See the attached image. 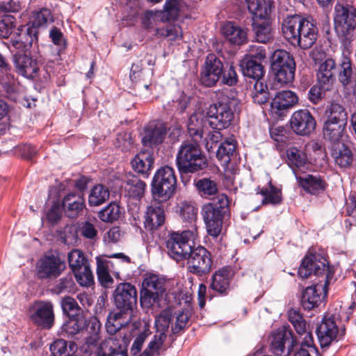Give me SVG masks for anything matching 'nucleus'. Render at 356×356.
Returning <instances> with one entry per match:
<instances>
[{
  "label": "nucleus",
  "mask_w": 356,
  "mask_h": 356,
  "mask_svg": "<svg viewBox=\"0 0 356 356\" xmlns=\"http://www.w3.org/2000/svg\"><path fill=\"white\" fill-rule=\"evenodd\" d=\"M336 71V63L332 58H327L320 65L317 72V79L324 90L330 89L335 80Z\"/></svg>",
  "instance_id": "a878e982"
},
{
  "label": "nucleus",
  "mask_w": 356,
  "mask_h": 356,
  "mask_svg": "<svg viewBox=\"0 0 356 356\" xmlns=\"http://www.w3.org/2000/svg\"><path fill=\"white\" fill-rule=\"evenodd\" d=\"M75 288V283L71 274H68L59 280L58 284L54 287V291L60 293L63 292H71Z\"/></svg>",
  "instance_id": "0e129e2a"
},
{
  "label": "nucleus",
  "mask_w": 356,
  "mask_h": 356,
  "mask_svg": "<svg viewBox=\"0 0 356 356\" xmlns=\"http://www.w3.org/2000/svg\"><path fill=\"white\" fill-rule=\"evenodd\" d=\"M121 208L120 205L111 202L106 207H104L98 213V218L104 222H113L118 220L121 216Z\"/></svg>",
  "instance_id": "37998d69"
},
{
  "label": "nucleus",
  "mask_w": 356,
  "mask_h": 356,
  "mask_svg": "<svg viewBox=\"0 0 356 356\" xmlns=\"http://www.w3.org/2000/svg\"><path fill=\"white\" fill-rule=\"evenodd\" d=\"M24 28L23 26L18 27L8 42H3L11 52L16 50L18 53H27L33 41L37 40V31L34 29L29 27L24 31Z\"/></svg>",
  "instance_id": "f3484780"
},
{
  "label": "nucleus",
  "mask_w": 356,
  "mask_h": 356,
  "mask_svg": "<svg viewBox=\"0 0 356 356\" xmlns=\"http://www.w3.org/2000/svg\"><path fill=\"white\" fill-rule=\"evenodd\" d=\"M296 345L297 341L289 327L282 326L271 334L270 348L276 356H289Z\"/></svg>",
  "instance_id": "ddd939ff"
},
{
  "label": "nucleus",
  "mask_w": 356,
  "mask_h": 356,
  "mask_svg": "<svg viewBox=\"0 0 356 356\" xmlns=\"http://www.w3.org/2000/svg\"><path fill=\"white\" fill-rule=\"evenodd\" d=\"M233 276L234 273L230 267H222L211 276L209 288L219 295L226 296L230 291Z\"/></svg>",
  "instance_id": "b1692460"
},
{
  "label": "nucleus",
  "mask_w": 356,
  "mask_h": 356,
  "mask_svg": "<svg viewBox=\"0 0 356 356\" xmlns=\"http://www.w3.org/2000/svg\"><path fill=\"white\" fill-rule=\"evenodd\" d=\"M65 262L58 253L48 252L38 261L37 274L40 279H55L65 269Z\"/></svg>",
  "instance_id": "2eb2a0df"
},
{
  "label": "nucleus",
  "mask_w": 356,
  "mask_h": 356,
  "mask_svg": "<svg viewBox=\"0 0 356 356\" xmlns=\"http://www.w3.org/2000/svg\"><path fill=\"white\" fill-rule=\"evenodd\" d=\"M61 307L65 314L69 316H74L79 314L81 310L76 300L70 296H65L61 301Z\"/></svg>",
  "instance_id": "bf43d9fd"
},
{
  "label": "nucleus",
  "mask_w": 356,
  "mask_h": 356,
  "mask_svg": "<svg viewBox=\"0 0 356 356\" xmlns=\"http://www.w3.org/2000/svg\"><path fill=\"white\" fill-rule=\"evenodd\" d=\"M176 164L181 174L196 173L208 166L207 157L199 143L189 140L181 144L176 156Z\"/></svg>",
  "instance_id": "20e7f679"
},
{
  "label": "nucleus",
  "mask_w": 356,
  "mask_h": 356,
  "mask_svg": "<svg viewBox=\"0 0 356 356\" xmlns=\"http://www.w3.org/2000/svg\"><path fill=\"white\" fill-rule=\"evenodd\" d=\"M177 178L172 168L165 165L160 168L155 173L152 182V193L155 200L163 202L174 194Z\"/></svg>",
  "instance_id": "423d86ee"
},
{
  "label": "nucleus",
  "mask_w": 356,
  "mask_h": 356,
  "mask_svg": "<svg viewBox=\"0 0 356 356\" xmlns=\"http://www.w3.org/2000/svg\"><path fill=\"white\" fill-rule=\"evenodd\" d=\"M67 259L69 266L73 273L77 270H81L83 266L86 267L90 265L83 252L78 249L70 251L67 254Z\"/></svg>",
  "instance_id": "a18cd8bd"
},
{
  "label": "nucleus",
  "mask_w": 356,
  "mask_h": 356,
  "mask_svg": "<svg viewBox=\"0 0 356 356\" xmlns=\"http://www.w3.org/2000/svg\"><path fill=\"white\" fill-rule=\"evenodd\" d=\"M290 124L292 130L301 136L309 135L316 126L314 117L306 109L295 111L291 118Z\"/></svg>",
  "instance_id": "aec40b11"
},
{
  "label": "nucleus",
  "mask_w": 356,
  "mask_h": 356,
  "mask_svg": "<svg viewBox=\"0 0 356 356\" xmlns=\"http://www.w3.org/2000/svg\"><path fill=\"white\" fill-rule=\"evenodd\" d=\"M165 216L161 206L150 205L147 207L144 220V227L153 232L161 227L165 222Z\"/></svg>",
  "instance_id": "2f4dec72"
},
{
  "label": "nucleus",
  "mask_w": 356,
  "mask_h": 356,
  "mask_svg": "<svg viewBox=\"0 0 356 356\" xmlns=\"http://www.w3.org/2000/svg\"><path fill=\"white\" fill-rule=\"evenodd\" d=\"M152 154L148 150H141L131 161L134 170L147 177L154 164Z\"/></svg>",
  "instance_id": "72a5a7b5"
},
{
  "label": "nucleus",
  "mask_w": 356,
  "mask_h": 356,
  "mask_svg": "<svg viewBox=\"0 0 356 356\" xmlns=\"http://www.w3.org/2000/svg\"><path fill=\"white\" fill-rule=\"evenodd\" d=\"M346 49L343 48V60L341 63V71L339 75V81L344 86H346L351 83L353 77V69L351 60L348 56L349 55Z\"/></svg>",
  "instance_id": "de8ad7c7"
},
{
  "label": "nucleus",
  "mask_w": 356,
  "mask_h": 356,
  "mask_svg": "<svg viewBox=\"0 0 356 356\" xmlns=\"http://www.w3.org/2000/svg\"><path fill=\"white\" fill-rule=\"evenodd\" d=\"M125 189L129 197L140 199L145 194L146 184L136 176L129 175L127 177Z\"/></svg>",
  "instance_id": "58836bf2"
},
{
  "label": "nucleus",
  "mask_w": 356,
  "mask_h": 356,
  "mask_svg": "<svg viewBox=\"0 0 356 356\" xmlns=\"http://www.w3.org/2000/svg\"><path fill=\"white\" fill-rule=\"evenodd\" d=\"M204 128L203 118H199L197 115L195 114L192 115L189 118L188 122V132L192 138L191 140L200 143L205 133Z\"/></svg>",
  "instance_id": "a19ab883"
},
{
  "label": "nucleus",
  "mask_w": 356,
  "mask_h": 356,
  "mask_svg": "<svg viewBox=\"0 0 356 356\" xmlns=\"http://www.w3.org/2000/svg\"><path fill=\"white\" fill-rule=\"evenodd\" d=\"M165 290V281L163 278L154 274L146 276L143 281L140 293L141 307L149 309L159 305Z\"/></svg>",
  "instance_id": "0eeeda50"
},
{
  "label": "nucleus",
  "mask_w": 356,
  "mask_h": 356,
  "mask_svg": "<svg viewBox=\"0 0 356 356\" xmlns=\"http://www.w3.org/2000/svg\"><path fill=\"white\" fill-rule=\"evenodd\" d=\"M97 356H129L127 349L117 337L104 339L99 346Z\"/></svg>",
  "instance_id": "cd10ccee"
},
{
  "label": "nucleus",
  "mask_w": 356,
  "mask_h": 356,
  "mask_svg": "<svg viewBox=\"0 0 356 356\" xmlns=\"http://www.w3.org/2000/svg\"><path fill=\"white\" fill-rule=\"evenodd\" d=\"M186 259L188 270L195 275L202 277L211 270L213 265L211 254L203 246L193 248Z\"/></svg>",
  "instance_id": "f8f14e48"
},
{
  "label": "nucleus",
  "mask_w": 356,
  "mask_h": 356,
  "mask_svg": "<svg viewBox=\"0 0 356 356\" xmlns=\"http://www.w3.org/2000/svg\"><path fill=\"white\" fill-rule=\"evenodd\" d=\"M232 90H225L219 94L218 101L210 105L207 115L209 123L216 129L227 128L232 122L235 113L240 112V101L234 97Z\"/></svg>",
  "instance_id": "f03ea898"
},
{
  "label": "nucleus",
  "mask_w": 356,
  "mask_h": 356,
  "mask_svg": "<svg viewBox=\"0 0 356 356\" xmlns=\"http://www.w3.org/2000/svg\"><path fill=\"white\" fill-rule=\"evenodd\" d=\"M31 321L43 329H51L55 321L54 307L50 300H35L29 308Z\"/></svg>",
  "instance_id": "9b49d317"
},
{
  "label": "nucleus",
  "mask_w": 356,
  "mask_h": 356,
  "mask_svg": "<svg viewBox=\"0 0 356 356\" xmlns=\"http://www.w3.org/2000/svg\"><path fill=\"white\" fill-rule=\"evenodd\" d=\"M195 186L202 196L213 195L218 192L217 184L210 179L203 178L198 180Z\"/></svg>",
  "instance_id": "864d4df0"
},
{
  "label": "nucleus",
  "mask_w": 356,
  "mask_h": 356,
  "mask_svg": "<svg viewBox=\"0 0 356 356\" xmlns=\"http://www.w3.org/2000/svg\"><path fill=\"white\" fill-rule=\"evenodd\" d=\"M15 27V18L13 16H6L0 20V38L3 39L9 38Z\"/></svg>",
  "instance_id": "680f3d73"
},
{
  "label": "nucleus",
  "mask_w": 356,
  "mask_h": 356,
  "mask_svg": "<svg viewBox=\"0 0 356 356\" xmlns=\"http://www.w3.org/2000/svg\"><path fill=\"white\" fill-rule=\"evenodd\" d=\"M334 28L346 51L350 54L356 32V8L338 3L334 6Z\"/></svg>",
  "instance_id": "7ed1b4c3"
},
{
  "label": "nucleus",
  "mask_w": 356,
  "mask_h": 356,
  "mask_svg": "<svg viewBox=\"0 0 356 356\" xmlns=\"http://www.w3.org/2000/svg\"><path fill=\"white\" fill-rule=\"evenodd\" d=\"M85 323L82 320L70 319L61 327V334L64 337L74 336L83 329Z\"/></svg>",
  "instance_id": "4d7b16f0"
},
{
  "label": "nucleus",
  "mask_w": 356,
  "mask_h": 356,
  "mask_svg": "<svg viewBox=\"0 0 356 356\" xmlns=\"http://www.w3.org/2000/svg\"><path fill=\"white\" fill-rule=\"evenodd\" d=\"M110 197V191L103 184H97L90 190L88 195V204L90 207L99 206Z\"/></svg>",
  "instance_id": "ea45409f"
},
{
  "label": "nucleus",
  "mask_w": 356,
  "mask_h": 356,
  "mask_svg": "<svg viewBox=\"0 0 356 356\" xmlns=\"http://www.w3.org/2000/svg\"><path fill=\"white\" fill-rule=\"evenodd\" d=\"M269 92L267 86L261 81H256L252 92V99L254 103L259 105L264 104L269 99Z\"/></svg>",
  "instance_id": "5fc2aeb1"
},
{
  "label": "nucleus",
  "mask_w": 356,
  "mask_h": 356,
  "mask_svg": "<svg viewBox=\"0 0 356 356\" xmlns=\"http://www.w3.org/2000/svg\"><path fill=\"white\" fill-rule=\"evenodd\" d=\"M271 69L277 83L283 85L292 82L296 71L293 56L284 49L275 50L271 58Z\"/></svg>",
  "instance_id": "6e6552de"
},
{
  "label": "nucleus",
  "mask_w": 356,
  "mask_h": 356,
  "mask_svg": "<svg viewBox=\"0 0 356 356\" xmlns=\"http://www.w3.org/2000/svg\"><path fill=\"white\" fill-rule=\"evenodd\" d=\"M60 204L65 216L70 219H76L82 215L86 208L83 195L74 191L65 195Z\"/></svg>",
  "instance_id": "412c9836"
},
{
  "label": "nucleus",
  "mask_w": 356,
  "mask_h": 356,
  "mask_svg": "<svg viewBox=\"0 0 356 356\" xmlns=\"http://www.w3.org/2000/svg\"><path fill=\"white\" fill-rule=\"evenodd\" d=\"M296 179L301 187L312 195H317L323 192L326 188L325 180L318 175L296 176Z\"/></svg>",
  "instance_id": "473e14b6"
},
{
  "label": "nucleus",
  "mask_w": 356,
  "mask_h": 356,
  "mask_svg": "<svg viewBox=\"0 0 356 356\" xmlns=\"http://www.w3.org/2000/svg\"><path fill=\"white\" fill-rule=\"evenodd\" d=\"M316 275H325V284L333 277V268L328 265L325 257L321 254H312L307 255L302 261L298 269V275L302 278H307L312 274Z\"/></svg>",
  "instance_id": "9d476101"
},
{
  "label": "nucleus",
  "mask_w": 356,
  "mask_h": 356,
  "mask_svg": "<svg viewBox=\"0 0 356 356\" xmlns=\"http://www.w3.org/2000/svg\"><path fill=\"white\" fill-rule=\"evenodd\" d=\"M14 63L19 74L29 79H33L39 70L37 60L27 53L16 54L14 56Z\"/></svg>",
  "instance_id": "393cba45"
},
{
  "label": "nucleus",
  "mask_w": 356,
  "mask_h": 356,
  "mask_svg": "<svg viewBox=\"0 0 356 356\" xmlns=\"http://www.w3.org/2000/svg\"><path fill=\"white\" fill-rule=\"evenodd\" d=\"M180 10L179 0H166L163 9V17L167 21L175 19Z\"/></svg>",
  "instance_id": "13d9d810"
},
{
  "label": "nucleus",
  "mask_w": 356,
  "mask_h": 356,
  "mask_svg": "<svg viewBox=\"0 0 356 356\" xmlns=\"http://www.w3.org/2000/svg\"><path fill=\"white\" fill-rule=\"evenodd\" d=\"M346 124L325 121L323 127V138L332 145L342 143L346 136Z\"/></svg>",
  "instance_id": "c85d7f7f"
},
{
  "label": "nucleus",
  "mask_w": 356,
  "mask_h": 356,
  "mask_svg": "<svg viewBox=\"0 0 356 356\" xmlns=\"http://www.w3.org/2000/svg\"><path fill=\"white\" fill-rule=\"evenodd\" d=\"M49 38L52 42L59 47L60 49H64L66 47V40L64 38L63 33L59 29L54 26L49 31Z\"/></svg>",
  "instance_id": "338daca9"
},
{
  "label": "nucleus",
  "mask_w": 356,
  "mask_h": 356,
  "mask_svg": "<svg viewBox=\"0 0 356 356\" xmlns=\"http://www.w3.org/2000/svg\"><path fill=\"white\" fill-rule=\"evenodd\" d=\"M240 66L245 76L261 81L264 76L263 65L252 58H245L241 61Z\"/></svg>",
  "instance_id": "e433bc0d"
},
{
  "label": "nucleus",
  "mask_w": 356,
  "mask_h": 356,
  "mask_svg": "<svg viewBox=\"0 0 356 356\" xmlns=\"http://www.w3.org/2000/svg\"><path fill=\"white\" fill-rule=\"evenodd\" d=\"M224 70V65L219 57L209 54L206 57L201 67L200 81L206 87H213L220 79Z\"/></svg>",
  "instance_id": "4468645a"
},
{
  "label": "nucleus",
  "mask_w": 356,
  "mask_h": 356,
  "mask_svg": "<svg viewBox=\"0 0 356 356\" xmlns=\"http://www.w3.org/2000/svg\"><path fill=\"white\" fill-rule=\"evenodd\" d=\"M229 200L226 195H218L211 202L204 204L202 213L207 233L216 238L222 230V220L229 213Z\"/></svg>",
  "instance_id": "39448f33"
},
{
  "label": "nucleus",
  "mask_w": 356,
  "mask_h": 356,
  "mask_svg": "<svg viewBox=\"0 0 356 356\" xmlns=\"http://www.w3.org/2000/svg\"><path fill=\"white\" fill-rule=\"evenodd\" d=\"M176 318L175 325L172 326V332L175 334H179L180 332L184 330L189 321V315L187 312L179 311L175 314Z\"/></svg>",
  "instance_id": "052dcab7"
},
{
  "label": "nucleus",
  "mask_w": 356,
  "mask_h": 356,
  "mask_svg": "<svg viewBox=\"0 0 356 356\" xmlns=\"http://www.w3.org/2000/svg\"><path fill=\"white\" fill-rule=\"evenodd\" d=\"M77 282L82 286L89 287L94 284V276L90 266H83L82 269L73 273Z\"/></svg>",
  "instance_id": "6e6d98bb"
},
{
  "label": "nucleus",
  "mask_w": 356,
  "mask_h": 356,
  "mask_svg": "<svg viewBox=\"0 0 356 356\" xmlns=\"http://www.w3.org/2000/svg\"><path fill=\"white\" fill-rule=\"evenodd\" d=\"M252 31L258 42L266 43L273 38L271 25L268 18L255 15L252 18Z\"/></svg>",
  "instance_id": "bb28decb"
},
{
  "label": "nucleus",
  "mask_w": 356,
  "mask_h": 356,
  "mask_svg": "<svg viewBox=\"0 0 356 356\" xmlns=\"http://www.w3.org/2000/svg\"><path fill=\"white\" fill-rule=\"evenodd\" d=\"M62 207L59 202H53L51 208L46 213V218L51 225H56L62 218Z\"/></svg>",
  "instance_id": "e2e57ef3"
},
{
  "label": "nucleus",
  "mask_w": 356,
  "mask_h": 356,
  "mask_svg": "<svg viewBox=\"0 0 356 356\" xmlns=\"http://www.w3.org/2000/svg\"><path fill=\"white\" fill-rule=\"evenodd\" d=\"M108 261L97 260V275L100 284L106 288H108L113 282V280L108 272Z\"/></svg>",
  "instance_id": "3c124183"
},
{
  "label": "nucleus",
  "mask_w": 356,
  "mask_h": 356,
  "mask_svg": "<svg viewBox=\"0 0 356 356\" xmlns=\"http://www.w3.org/2000/svg\"><path fill=\"white\" fill-rule=\"evenodd\" d=\"M167 338L166 334L159 332L154 336V339L148 343L147 348L143 353V356L159 355V351L161 350L163 343Z\"/></svg>",
  "instance_id": "8fccbe9b"
},
{
  "label": "nucleus",
  "mask_w": 356,
  "mask_h": 356,
  "mask_svg": "<svg viewBox=\"0 0 356 356\" xmlns=\"http://www.w3.org/2000/svg\"><path fill=\"white\" fill-rule=\"evenodd\" d=\"M287 161L293 169H300L307 163L306 154L296 147H292L286 150Z\"/></svg>",
  "instance_id": "c03bdc74"
},
{
  "label": "nucleus",
  "mask_w": 356,
  "mask_h": 356,
  "mask_svg": "<svg viewBox=\"0 0 356 356\" xmlns=\"http://www.w3.org/2000/svg\"><path fill=\"white\" fill-rule=\"evenodd\" d=\"M221 78L223 84L229 86L236 85L238 82V76L234 67L232 65H226V66H224Z\"/></svg>",
  "instance_id": "69168bd1"
},
{
  "label": "nucleus",
  "mask_w": 356,
  "mask_h": 356,
  "mask_svg": "<svg viewBox=\"0 0 356 356\" xmlns=\"http://www.w3.org/2000/svg\"><path fill=\"white\" fill-rule=\"evenodd\" d=\"M331 154L335 163L340 168L349 167L353 161V153L344 143L332 145Z\"/></svg>",
  "instance_id": "f704fd0d"
},
{
  "label": "nucleus",
  "mask_w": 356,
  "mask_h": 356,
  "mask_svg": "<svg viewBox=\"0 0 356 356\" xmlns=\"http://www.w3.org/2000/svg\"><path fill=\"white\" fill-rule=\"evenodd\" d=\"M221 32L226 41L232 45L241 47L249 41V29L236 22H225L222 26Z\"/></svg>",
  "instance_id": "4be33fe9"
},
{
  "label": "nucleus",
  "mask_w": 356,
  "mask_h": 356,
  "mask_svg": "<svg viewBox=\"0 0 356 356\" xmlns=\"http://www.w3.org/2000/svg\"><path fill=\"white\" fill-rule=\"evenodd\" d=\"M236 140L233 138L225 139L219 146L216 157L222 164L227 166L236 153Z\"/></svg>",
  "instance_id": "4c0bfd02"
},
{
  "label": "nucleus",
  "mask_w": 356,
  "mask_h": 356,
  "mask_svg": "<svg viewBox=\"0 0 356 356\" xmlns=\"http://www.w3.org/2000/svg\"><path fill=\"white\" fill-rule=\"evenodd\" d=\"M195 235L194 230L169 233L165 241L168 255L177 261L185 260L193 249L189 240L194 238Z\"/></svg>",
  "instance_id": "1a4fd4ad"
},
{
  "label": "nucleus",
  "mask_w": 356,
  "mask_h": 356,
  "mask_svg": "<svg viewBox=\"0 0 356 356\" xmlns=\"http://www.w3.org/2000/svg\"><path fill=\"white\" fill-rule=\"evenodd\" d=\"M298 101L296 94L291 90H282L277 93L271 102L273 112L281 115V112L293 107Z\"/></svg>",
  "instance_id": "7c9ffc66"
},
{
  "label": "nucleus",
  "mask_w": 356,
  "mask_h": 356,
  "mask_svg": "<svg viewBox=\"0 0 356 356\" xmlns=\"http://www.w3.org/2000/svg\"><path fill=\"white\" fill-rule=\"evenodd\" d=\"M327 119L325 121H331L347 124L348 114L343 105L332 102L326 110Z\"/></svg>",
  "instance_id": "79ce46f5"
},
{
  "label": "nucleus",
  "mask_w": 356,
  "mask_h": 356,
  "mask_svg": "<svg viewBox=\"0 0 356 356\" xmlns=\"http://www.w3.org/2000/svg\"><path fill=\"white\" fill-rule=\"evenodd\" d=\"M345 332L344 327L339 329L332 316H325L316 330L322 348H327L332 342L341 340Z\"/></svg>",
  "instance_id": "dca6fc26"
},
{
  "label": "nucleus",
  "mask_w": 356,
  "mask_h": 356,
  "mask_svg": "<svg viewBox=\"0 0 356 356\" xmlns=\"http://www.w3.org/2000/svg\"><path fill=\"white\" fill-rule=\"evenodd\" d=\"M54 21L51 12L49 9L42 8L32 13L30 18V23L33 29L38 28L47 24L49 22Z\"/></svg>",
  "instance_id": "09e8293b"
},
{
  "label": "nucleus",
  "mask_w": 356,
  "mask_h": 356,
  "mask_svg": "<svg viewBox=\"0 0 356 356\" xmlns=\"http://www.w3.org/2000/svg\"><path fill=\"white\" fill-rule=\"evenodd\" d=\"M259 193L264 196L262 200L264 204H277L282 200L281 190L274 186L270 181L268 187L260 190Z\"/></svg>",
  "instance_id": "49530a36"
},
{
  "label": "nucleus",
  "mask_w": 356,
  "mask_h": 356,
  "mask_svg": "<svg viewBox=\"0 0 356 356\" xmlns=\"http://www.w3.org/2000/svg\"><path fill=\"white\" fill-rule=\"evenodd\" d=\"M67 342L64 339L55 340L50 346V351L53 356H62L65 354Z\"/></svg>",
  "instance_id": "774afa93"
},
{
  "label": "nucleus",
  "mask_w": 356,
  "mask_h": 356,
  "mask_svg": "<svg viewBox=\"0 0 356 356\" xmlns=\"http://www.w3.org/2000/svg\"><path fill=\"white\" fill-rule=\"evenodd\" d=\"M282 30L286 40L302 49L311 48L318 37L317 27L299 15L286 17L282 22Z\"/></svg>",
  "instance_id": "f257e3e1"
},
{
  "label": "nucleus",
  "mask_w": 356,
  "mask_h": 356,
  "mask_svg": "<svg viewBox=\"0 0 356 356\" xmlns=\"http://www.w3.org/2000/svg\"><path fill=\"white\" fill-rule=\"evenodd\" d=\"M326 284H316L307 287L302 293L301 305L305 310L318 307L326 296Z\"/></svg>",
  "instance_id": "5701e85b"
},
{
  "label": "nucleus",
  "mask_w": 356,
  "mask_h": 356,
  "mask_svg": "<svg viewBox=\"0 0 356 356\" xmlns=\"http://www.w3.org/2000/svg\"><path fill=\"white\" fill-rule=\"evenodd\" d=\"M198 209L194 204L188 202L181 203L179 209V216L182 220V222L188 227V230H194L195 234L197 232L196 222L197 219Z\"/></svg>",
  "instance_id": "c9c22d12"
},
{
  "label": "nucleus",
  "mask_w": 356,
  "mask_h": 356,
  "mask_svg": "<svg viewBox=\"0 0 356 356\" xmlns=\"http://www.w3.org/2000/svg\"><path fill=\"white\" fill-rule=\"evenodd\" d=\"M131 313L120 309L119 312H111L107 316L106 329L111 337H115L117 332L127 326L131 320Z\"/></svg>",
  "instance_id": "c756f323"
},
{
  "label": "nucleus",
  "mask_w": 356,
  "mask_h": 356,
  "mask_svg": "<svg viewBox=\"0 0 356 356\" xmlns=\"http://www.w3.org/2000/svg\"><path fill=\"white\" fill-rule=\"evenodd\" d=\"M113 298L118 309L132 313L137 305V290L130 283H120L113 292Z\"/></svg>",
  "instance_id": "a211bd4d"
},
{
  "label": "nucleus",
  "mask_w": 356,
  "mask_h": 356,
  "mask_svg": "<svg viewBox=\"0 0 356 356\" xmlns=\"http://www.w3.org/2000/svg\"><path fill=\"white\" fill-rule=\"evenodd\" d=\"M166 125L159 121L150 122L144 129L141 136V143L147 147H154L164 141L167 134Z\"/></svg>",
  "instance_id": "6ab92c4d"
},
{
  "label": "nucleus",
  "mask_w": 356,
  "mask_h": 356,
  "mask_svg": "<svg viewBox=\"0 0 356 356\" xmlns=\"http://www.w3.org/2000/svg\"><path fill=\"white\" fill-rule=\"evenodd\" d=\"M288 318L298 334L302 335L305 332L306 322L298 309H289L288 312Z\"/></svg>",
  "instance_id": "603ef678"
}]
</instances>
